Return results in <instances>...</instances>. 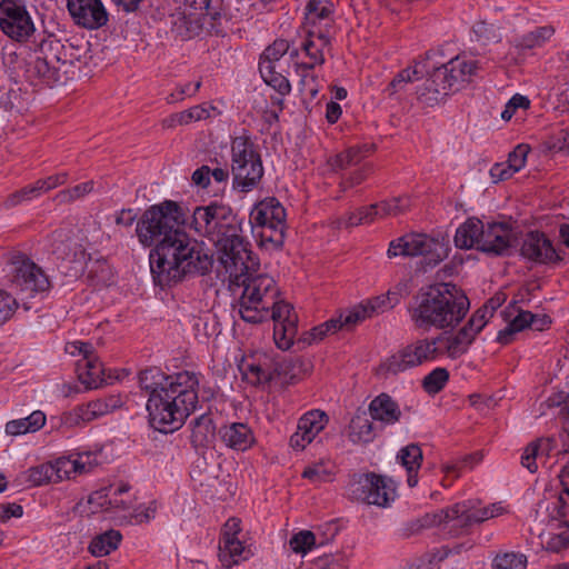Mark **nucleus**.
I'll return each instance as SVG.
<instances>
[{
  "label": "nucleus",
  "mask_w": 569,
  "mask_h": 569,
  "mask_svg": "<svg viewBox=\"0 0 569 569\" xmlns=\"http://www.w3.org/2000/svg\"><path fill=\"white\" fill-rule=\"evenodd\" d=\"M46 423V415L40 411H33L30 416L17 420H11L6 425V432L11 436H20L27 432H36Z\"/></svg>",
  "instance_id": "obj_35"
},
{
  "label": "nucleus",
  "mask_w": 569,
  "mask_h": 569,
  "mask_svg": "<svg viewBox=\"0 0 569 569\" xmlns=\"http://www.w3.org/2000/svg\"><path fill=\"white\" fill-rule=\"evenodd\" d=\"M472 32L475 33L476 40L482 44L497 42L500 39L498 28L495 24L487 23L485 21L476 22L472 27Z\"/></svg>",
  "instance_id": "obj_55"
},
{
  "label": "nucleus",
  "mask_w": 569,
  "mask_h": 569,
  "mask_svg": "<svg viewBox=\"0 0 569 569\" xmlns=\"http://www.w3.org/2000/svg\"><path fill=\"white\" fill-rule=\"evenodd\" d=\"M333 475L335 473L332 467H329L325 462L320 461L307 466L301 476L315 485H320L322 482L332 481Z\"/></svg>",
  "instance_id": "obj_48"
},
{
  "label": "nucleus",
  "mask_w": 569,
  "mask_h": 569,
  "mask_svg": "<svg viewBox=\"0 0 569 569\" xmlns=\"http://www.w3.org/2000/svg\"><path fill=\"white\" fill-rule=\"evenodd\" d=\"M0 29L19 42L28 40L34 32L33 21L22 0L0 1Z\"/></svg>",
  "instance_id": "obj_14"
},
{
  "label": "nucleus",
  "mask_w": 569,
  "mask_h": 569,
  "mask_svg": "<svg viewBox=\"0 0 569 569\" xmlns=\"http://www.w3.org/2000/svg\"><path fill=\"white\" fill-rule=\"evenodd\" d=\"M520 252L526 259L543 264L556 263L561 259L552 242L539 231H530L526 234Z\"/></svg>",
  "instance_id": "obj_20"
},
{
  "label": "nucleus",
  "mask_w": 569,
  "mask_h": 569,
  "mask_svg": "<svg viewBox=\"0 0 569 569\" xmlns=\"http://www.w3.org/2000/svg\"><path fill=\"white\" fill-rule=\"evenodd\" d=\"M407 282H400L395 290H389L387 296L376 297L372 300H368L365 305L368 307L371 316L375 313L383 312L386 310L392 309L396 305H398L402 292L407 293Z\"/></svg>",
  "instance_id": "obj_38"
},
{
  "label": "nucleus",
  "mask_w": 569,
  "mask_h": 569,
  "mask_svg": "<svg viewBox=\"0 0 569 569\" xmlns=\"http://www.w3.org/2000/svg\"><path fill=\"white\" fill-rule=\"evenodd\" d=\"M373 144L363 143L353 146L328 159V166L335 172L347 170L358 166L365 158L371 154Z\"/></svg>",
  "instance_id": "obj_27"
},
{
  "label": "nucleus",
  "mask_w": 569,
  "mask_h": 569,
  "mask_svg": "<svg viewBox=\"0 0 569 569\" xmlns=\"http://www.w3.org/2000/svg\"><path fill=\"white\" fill-rule=\"evenodd\" d=\"M555 34L552 26L537 27L535 30L525 33L516 39V47L519 49H535L542 47Z\"/></svg>",
  "instance_id": "obj_40"
},
{
  "label": "nucleus",
  "mask_w": 569,
  "mask_h": 569,
  "mask_svg": "<svg viewBox=\"0 0 569 569\" xmlns=\"http://www.w3.org/2000/svg\"><path fill=\"white\" fill-rule=\"evenodd\" d=\"M379 207L380 218L397 217L407 212L411 206L408 196L396 197L377 203Z\"/></svg>",
  "instance_id": "obj_45"
},
{
  "label": "nucleus",
  "mask_w": 569,
  "mask_h": 569,
  "mask_svg": "<svg viewBox=\"0 0 569 569\" xmlns=\"http://www.w3.org/2000/svg\"><path fill=\"white\" fill-rule=\"evenodd\" d=\"M530 148L528 144H518L512 152L509 153L507 168H511L513 172H518L526 164L527 156Z\"/></svg>",
  "instance_id": "obj_59"
},
{
  "label": "nucleus",
  "mask_w": 569,
  "mask_h": 569,
  "mask_svg": "<svg viewBox=\"0 0 569 569\" xmlns=\"http://www.w3.org/2000/svg\"><path fill=\"white\" fill-rule=\"evenodd\" d=\"M122 406L120 396L111 395L84 403V410L89 422L103 417Z\"/></svg>",
  "instance_id": "obj_37"
},
{
  "label": "nucleus",
  "mask_w": 569,
  "mask_h": 569,
  "mask_svg": "<svg viewBox=\"0 0 569 569\" xmlns=\"http://www.w3.org/2000/svg\"><path fill=\"white\" fill-rule=\"evenodd\" d=\"M470 301L453 283L440 282L418 291L408 309L409 318L417 330L455 329L466 317Z\"/></svg>",
  "instance_id": "obj_6"
},
{
  "label": "nucleus",
  "mask_w": 569,
  "mask_h": 569,
  "mask_svg": "<svg viewBox=\"0 0 569 569\" xmlns=\"http://www.w3.org/2000/svg\"><path fill=\"white\" fill-rule=\"evenodd\" d=\"M316 545V536L312 531L303 530L293 535L289 540L290 549L296 553H307Z\"/></svg>",
  "instance_id": "obj_54"
},
{
  "label": "nucleus",
  "mask_w": 569,
  "mask_h": 569,
  "mask_svg": "<svg viewBox=\"0 0 569 569\" xmlns=\"http://www.w3.org/2000/svg\"><path fill=\"white\" fill-rule=\"evenodd\" d=\"M213 259L203 242L190 237L180 227L150 252V268L154 282L161 287L181 281L188 274H206Z\"/></svg>",
  "instance_id": "obj_5"
},
{
  "label": "nucleus",
  "mask_w": 569,
  "mask_h": 569,
  "mask_svg": "<svg viewBox=\"0 0 569 569\" xmlns=\"http://www.w3.org/2000/svg\"><path fill=\"white\" fill-rule=\"evenodd\" d=\"M495 569H526L527 557L522 553L506 552L497 555L493 559Z\"/></svg>",
  "instance_id": "obj_52"
},
{
  "label": "nucleus",
  "mask_w": 569,
  "mask_h": 569,
  "mask_svg": "<svg viewBox=\"0 0 569 569\" xmlns=\"http://www.w3.org/2000/svg\"><path fill=\"white\" fill-rule=\"evenodd\" d=\"M11 282L20 291L33 295L50 288V281L40 267L22 254L11 259Z\"/></svg>",
  "instance_id": "obj_15"
},
{
  "label": "nucleus",
  "mask_w": 569,
  "mask_h": 569,
  "mask_svg": "<svg viewBox=\"0 0 569 569\" xmlns=\"http://www.w3.org/2000/svg\"><path fill=\"white\" fill-rule=\"evenodd\" d=\"M77 373L88 389L99 388L106 380L103 366L94 353L77 361Z\"/></svg>",
  "instance_id": "obj_26"
},
{
  "label": "nucleus",
  "mask_w": 569,
  "mask_h": 569,
  "mask_svg": "<svg viewBox=\"0 0 569 569\" xmlns=\"http://www.w3.org/2000/svg\"><path fill=\"white\" fill-rule=\"evenodd\" d=\"M288 49V41L283 39L276 40L264 49L260 62H269L272 66H277V62L287 53Z\"/></svg>",
  "instance_id": "obj_56"
},
{
  "label": "nucleus",
  "mask_w": 569,
  "mask_h": 569,
  "mask_svg": "<svg viewBox=\"0 0 569 569\" xmlns=\"http://www.w3.org/2000/svg\"><path fill=\"white\" fill-rule=\"evenodd\" d=\"M503 508L493 503L488 507L480 506L476 500H467L452 505V515H456V528L458 536L463 535L475 525L502 513Z\"/></svg>",
  "instance_id": "obj_17"
},
{
  "label": "nucleus",
  "mask_w": 569,
  "mask_h": 569,
  "mask_svg": "<svg viewBox=\"0 0 569 569\" xmlns=\"http://www.w3.org/2000/svg\"><path fill=\"white\" fill-rule=\"evenodd\" d=\"M64 46L54 38L40 42L29 72L37 76L43 83L53 86L61 80L60 70L67 64Z\"/></svg>",
  "instance_id": "obj_13"
},
{
  "label": "nucleus",
  "mask_w": 569,
  "mask_h": 569,
  "mask_svg": "<svg viewBox=\"0 0 569 569\" xmlns=\"http://www.w3.org/2000/svg\"><path fill=\"white\" fill-rule=\"evenodd\" d=\"M257 266L253 258V266L244 272L238 277L229 274L232 282L243 287L237 303L238 313L243 321L253 325L272 319L276 346L289 350L298 333V315L290 303L278 300L279 289L272 277L252 276Z\"/></svg>",
  "instance_id": "obj_2"
},
{
  "label": "nucleus",
  "mask_w": 569,
  "mask_h": 569,
  "mask_svg": "<svg viewBox=\"0 0 569 569\" xmlns=\"http://www.w3.org/2000/svg\"><path fill=\"white\" fill-rule=\"evenodd\" d=\"M371 317L368 307L365 303L359 305L353 310L349 311L346 316H342L343 327H352L356 323Z\"/></svg>",
  "instance_id": "obj_63"
},
{
  "label": "nucleus",
  "mask_w": 569,
  "mask_h": 569,
  "mask_svg": "<svg viewBox=\"0 0 569 569\" xmlns=\"http://www.w3.org/2000/svg\"><path fill=\"white\" fill-rule=\"evenodd\" d=\"M449 380V371L438 367L431 370L422 380V388L429 395L440 392Z\"/></svg>",
  "instance_id": "obj_47"
},
{
  "label": "nucleus",
  "mask_w": 569,
  "mask_h": 569,
  "mask_svg": "<svg viewBox=\"0 0 569 569\" xmlns=\"http://www.w3.org/2000/svg\"><path fill=\"white\" fill-rule=\"evenodd\" d=\"M17 307V300L11 295L0 289V325H3L12 317Z\"/></svg>",
  "instance_id": "obj_62"
},
{
  "label": "nucleus",
  "mask_w": 569,
  "mask_h": 569,
  "mask_svg": "<svg viewBox=\"0 0 569 569\" xmlns=\"http://www.w3.org/2000/svg\"><path fill=\"white\" fill-rule=\"evenodd\" d=\"M51 253L58 260L76 261L78 257H83V251L77 250V244L62 232H54L51 241Z\"/></svg>",
  "instance_id": "obj_36"
},
{
  "label": "nucleus",
  "mask_w": 569,
  "mask_h": 569,
  "mask_svg": "<svg viewBox=\"0 0 569 569\" xmlns=\"http://www.w3.org/2000/svg\"><path fill=\"white\" fill-rule=\"evenodd\" d=\"M277 66H272L269 62H259V71L264 82L272 87L281 96H286L290 92L289 80L276 70Z\"/></svg>",
  "instance_id": "obj_42"
},
{
  "label": "nucleus",
  "mask_w": 569,
  "mask_h": 569,
  "mask_svg": "<svg viewBox=\"0 0 569 569\" xmlns=\"http://www.w3.org/2000/svg\"><path fill=\"white\" fill-rule=\"evenodd\" d=\"M219 559L224 567L239 563L241 560L248 559L250 550L243 546V541L237 537L236 539H227L219 541Z\"/></svg>",
  "instance_id": "obj_32"
},
{
  "label": "nucleus",
  "mask_w": 569,
  "mask_h": 569,
  "mask_svg": "<svg viewBox=\"0 0 569 569\" xmlns=\"http://www.w3.org/2000/svg\"><path fill=\"white\" fill-rule=\"evenodd\" d=\"M261 228L260 239L262 244L270 243L272 248L280 249L284 242L286 226H259Z\"/></svg>",
  "instance_id": "obj_53"
},
{
  "label": "nucleus",
  "mask_w": 569,
  "mask_h": 569,
  "mask_svg": "<svg viewBox=\"0 0 569 569\" xmlns=\"http://www.w3.org/2000/svg\"><path fill=\"white\" fill-rule=\"evenodd\" d=\"M351 499L378 507H387L397 496V488L390 478L373 472L355 476L349 483Z\"/></svg>",
  "instance_id": "obj_12"
},
{
  "label": "nucleus",
  "mask_w": 569,
  "mask_h": 569,
  "mask_svg": "<svg viewBox=\"0 0 569 569\" xmlns=\"http://www.w3.org/2000/svg\"><path fill=\"white\" fill-rule=\"evenodd\" d=\"M333 7L331 3H323L321 0H309L306 6V33L317 37L322 46L330 44V29L333 24Z\"/></svg>",
  "instance_id": "obj_16"
},
{
  "label": "nucleus",
  "mask_w": 569,
  "mask_h": 569,
  "mask_svg": "<svg viewBox=\"0 0 569 569\" xmlns=\"http://www.w3.org/2000/svg\"><path fill=\"white\" fill-rule=\"evenodd\" d=\"M286 209L274 197H268L258 202L250 212L253 226H286Z\"/></svg>",
  "instance_id": "obj_22"
},
{
  "label": "nucleus",
  "mask_w": 569,
  "mask_h": 569,
  "mask_svg": "<svg viewBox=\"0 0 569 569\" xmlns=\"http://www.w3.org/2000/svg\"><path fill=\"white\" fill-rule=\"evenodd\" d=\"M130 490V486L127 483H121L119 486H110L109 488H103L100 491H96L91 498V500L104 498L103 502H100V506L104 509H120L127 510L131 507V500H126L120 498L123 493H127Z\"/></svg>",
  "instance_id": "obj_30"
},
{
  "label": "nucleus",
  "mask_w": 569,
  "mask_h": 569,
  "mask_svg": "<svg viewBox=\"0 0 569 569\" xmlns=\"http://www.w3.org/2000/svg\"><path fill=\"white\" fill-rule=\"evenodd\" d=\"M231 173L233 189L248 193L259 187L264 174L259 147L248 134L231 141Z\"/></svg>",
  "instance_id": "obj_8"
},
{
  "label": "nucleus",
  "mask_w": 569,
  "mask_h": 569,
  "mask_svg": "<svg viewBox=\"0 0 569 569\" xmlns=\"http://www.w3.org/2000/svg\"><path fill=\"white\" fill-rule=\"evenodd\" d=\"M67 9L74 23L88 30H97L109 21L101 0H67Z\"/></svg>",
  "instance_id": "obj_18"
},
{
  "label": "nucleus",
  "mask_w": 569,
  "mask_h": 569,
  "mask_svg": "<svg viewBox=\"0 0 569 569\" xmlns=\"http://www.w3.org/2000/svg\"><path fill=\"white\" fill-rule=\"evenodd\" d=\"M398 458L406 470H419L422 461V450L418 445L410 443L399 451Z\"/></svg>",
  "instance_id": "obj_51"
},
{
  "label": "nucleus",
  "mask_w": 569,
  "mask_h": 569,
  "mask_svg": "<svg viewBox=\"0 0 569 569\" xmlns=\"http://www.w3.org/2000/svg\"><path fill=\"white\" fill-rule=\"evenodd\" d=\"M438 526H442L450 536L458 537L456 515H452V506L423 515L411 523L410 530L412 532H418L422 529H429Z\"/></svg>",
  "instance_id": "obj_23"
},
{
  "label": "nucleus",
  "mask_w": 569,
  "mask_h": 569,
  "mask_svg": "<svg viewBox=\"0 0 569 569\" xmlns=\"http://www.w3.org/2000/svg\"><path fill=\"white\" fill-rule=\"evenodd\" d=\"M190 226L213 243L218 261L228 274L238 277L253 266L249 243L241 236V223L229 206L211 202L197 207Z\"/></svg>",
  "instance_id": "obj_3"
},
{
  "label": "nucleus",
  "mask_w": 569,
  "mask_h": 569,
  "mask_svg": "<svg viewBox=\"0 0 569 569\" xmlns=\"http://www.w3.org/2000/svg\"><path fill=\"white\" fill-rule=\"evenodd\" d=\"M481 232H483V221L476 217L468 218L456 230L453 238L455 246L459 249H477L481 251Z\"/></svg>",
  "instance_id": "obj_25"
},
{
  "label": "nucleus",
  "mask_w": 569,
  "mask_h": 569,
  "mask_svg": "<svg viewBox=\"0 0 569 569\" xmlns=\"http://www.w3.org/2000/svg\"><path fill=\"white\" fill-rule=\"evenodd\" d=\"M555 448V440L550 438H541L529 443L522 455L521 465L527 468L531 473L538 470L537 460L548 458Z\"/></svg>",
  "instance_id": "obj_29"
},
{
  "label": "nucleus",
  "mask_w": 569,
  "mask_h": 569,
  "mask_svg": "<svg viewBox=\"0 0 569 569\" xmlns=\"http://www.w3.org/2000/svg\"><path fill=\"white\" fill-rule=\"evenodd\" d=\"M349 439L355 443L369 442L373 439L372 422L365 415L351 419Z\"/></svg>",
  "instance_id": "obj_44"
},
{
  "label": "nucleus",
  "mask_w": 569,
  "mask_h": 569,
  "mask_svg": "<svg viewBox=\"0 0 569 569\" xmlns=\"http://www.w3.org/2000/svg\"><path fill=\"white\" fill-rule=\"evenodd\" d=\"M481 251L493 256H505L513 241L511 224L508 222H483L480 236Z\"/></svg>",
  "instance_id": "obj_19"
},
{
  "label": "nucleus",
  "mask_w": 569,
  "mask_h": 569,
  "mask_svg": "<svg viewBox=\"0 0 569 569\" xmlns=\"http://www.w3.org/2000/svg\"><path fill=\"white\" fill-rule=\"evenodd\" d=\"M64 478L63 469L59 466V459L54 463H43L30 468L28 471V480L33 486L58 482Z\"/></svg>",
  "instance_id": "obj_34"
},
{
  "label": "nucleus",
  "mask_w": 569,
  "mask_h": 569,
  "mask_svg": "<svg viewBox=\"0 0 569 569\" xmlns=\"http://www.w3.org/2000/svg\"><path fill=\"white\" fill-rule=\"evenodd\" d=\"M479 69L478 61L459 54L432 70L418 89V99L433 106L447 96L463 89L472 81Z\"/></svg>",
  "instance_id": "obj_7"
},
{
  "label": "nucleus",
  "mask_w": 569,
  "mask_h": 569,
  "mask_svg": "<svg viewBox=\"0 0 569 569\" xmlns=\"http://www.w3.org/2000/svg\"><path fill=\"white\" fill-rule=\"evenodd\" d=\"M181 222V208L177 202L166 200L144 210L137 221L136 234L140 244L154 248L178 229Z\"/></svg>",
  "instance_id": "obj_9"
},
{
  "label": "nucleus",
  "mask_w": 569,
  "mask_h": 569,
  "mask_svg": "<svg viewBox=\"0 0 569 569\" xmlns=\"http://www.w3.org/2000/svg\"><path fill=\"white\" fill-rule=\"evenodd\" d=\"M371 317L368 307L365 303L359 305L353 310L349 311L346 316H342L343 327H352L356 323Z\"/></svg>",
  "instance_id": "obj_64"
},
{
  "label": "nucleus",
  "mask_w": 569,
  "mask_h": 569,
  "mask_svg": "<svg viewBox=\"0 0 569 569\" xmlns=\"http://www.w3.org/2000/svg\"><path fill=\"white\" fill-rule=\"evenodd\" d=\"M122 541V535L119 530L109 529L102 533L94 536L89 546L88 551L97 558L110 555L117 550Z\"/></svg>",
  "instance_id": "obj_31"
},
{
  "label": "nucleus",
  "mask_w": 569,
  "mask_h": 569,
  "mask_svg": "<svg viewBox=\"0 0 569 569\" xmlns=\"http://www.w3.org/2000/svg\"><path fill=\"white\" fill-rule=\"evenodd\" d=\"M313 569H346V562L342 555H323L313 562Z\"/></svg>",
  "instance_id": "obj_61"
},
{
  "label": "nucleus",
  "mask_w": 569,
  "mask_h": 569,
  "mask_svg": "<svg viewBox=\"0 0 569 569\" xmlns=\"http://www.w3.org/2000/svg\"><path fill=\"white\" fill-rule=\"evenodd\" d=\"M93 188H94V181L89 180V181L79 183L72 188L59 191L56 194V200L59 201L60 203L72 202V201L81 199L84 196L92 192Z\"/></svg>",
  "instance_id": "obj_50"
},
{
  "label": "nucleus",
  "mask_w": 569,
  "mask_h": 569,
  "mask_svg": "<svg viewBox=\"0 0 569 569\" xmlns=\"http://www.w3.org/2000/svg\"><path fill=\"white\" fill-rule=\"evenodd\" d=\"M329 418L325 411L313 409L306 412L298 421V430L315 439L327 426Z\"/></svg>",
  "instance_id": "obj_39"
},
{
  "label": "nucleus",
  "mask_w": 569,
  "mask_h": 569,
  "mask_svg": "<svg viewBox=\"0 0 569 569\" xmlns=\"http://www.w3.org/2000/svg\"><path fill=\"white\" fill-rule=\"evenodd\" d=\"M42 193H44L43 188L40 183V180H37L34 183L23 187L22 189L11 193L7 198V206L8 207H16L23 201H29L32 199H36L40 197Z\"/></svg>",
  "instance_id": "obj_49"
},
{
  "label": "nucleus",
  "mask_w": 569,
  "mask_h": 569,
  "mask_svg": "<svg viewBox=\"0 0 569 569\" xmlns=\"http://www.w3.org/2000/svg\"><path fill=\"white\" fill-rule=\"evenodd\" d=\"M421 71L416 67H408L399 71L391 82L388 84L386 91L389 96H393L406 89L408 83H411L419 79Z\"/></svg>",
  "instance_id": "obj_46"
},
{
  "label": "nucleus",
  "mask_w": 569,
  "mask_h": 569,
  "mask_svg": "<svg viewBox=\"0 0 569 569\" xmlns=\"http://www.w3.org/2000/svg\"><path fill=\"white\" fill-rule=\"evenodd\" d=\"M313 68L315 63L297 64V72L301 78L299 81L300 91L311 100L317 97L320 87L318 77L311 72Z\"/></svg>",
  "instance_id": "obj_43"
},
{
  "label": "nucleus",
  "mask_w": 569,
  "mask_h": 569,
  "mask_svg": "<svg viewBox=\"0 0 569 569\" xmlns=\"http://www.w3.org/2000/svg\"><path fill=\"white\" fill-rule=\"evenodd\" d=\"M188 12L177 17L174 31L184 39L198 36L202 30L210 33L223 32V0H186Z\"/></svg>",
  "instance_id": "obj_10"
},
{
  "label": "nucleus",
  "mask_w": 569,
  "mask_h": 569,
  "mask_svg": "<svg viewBox=\"0 0 569 569\" xmlns=\"http://www.w3.org/2000/svg\"><path fill=\"white\" fill-rule=\"evenodd\" d=\"M239 369L243 379L252 386L269 383L280 375L278 366L266 356L258 360L244 359Z\"/></svg>",
  "instance_id": "obj_21"
},
{
  "label": "nucleus",
  "mask_w": 569,
  "mask_h": 569,
  "mask_svg": "<svg viewBox=\"0 0 569 569\" xmlns=\"http://www.w3.org/2000/svg\"><path fill=\"white\" fill-rule=\"evenodd\" d=\"M482 317L480 313L470 317L457 332L447 333L445 331L436 337L418 339L407 345L381 363V371L396 376L425 362L435 361L442 356H447L451 360L460 358L468 352L483 329Z\"/></svg>",
  "instance_id": "obj_4"
},
{
  "label": "nucleus",
  "mask_w": 569,
  "mask_h": 569,
  "mask_svg": "<svg viewBox=\"0 0 569 569\" xmlns=\"http://www.w3.org/2000/svg\"><path fill=\"white\" fill-rule=\"evenodd\" d=\"M389 258L422 256L428 266L435 267L448 256V248L425 233H407L392 240L387 251Z\"/></svg>",
  "instance_id": "obj_11"
},
{
  "label": "nucleus",
  "mask_w": 569,
  "mask_h": 569,
  "mask_svg": "<svg viewBox=\"0 0 569 569\" xmlns=\"http://www.w3.org/2000/svg\"><path fill=\"white\" fill-rule=\"evenodd\" d=\"M506 297L503 293H498L490 298L482 307L477 309L471 317H476L478 313L482 315L483 317L482 322L483 327L487 325L489 318L493 316V312L505 302Z\"/></svg>",
  "instance_id": "obj_60"
},
{
  "label": "nucleus",
  "mask_w": 569,
  "mask_h": 569,
  "mask_svg": "<svg viewBox=\"0 0 569 569\" xmlns=\"http://www.w3.org/2000/svg\"><path fill=\"white\" fill-rule=\"evenodd\" d=\"M369 411L373 420H378L387 425L396 423L399 421L401 416L399 406L387 393H381L376 397L370 402Z\"/></svg>",
  "instance_id": "obj_28"
},
{
  "label": "nucleus",
  "mask_w": 569,
  "mask_h": 569,
  "mask_svg": "<svg viewBox=\"0 0 569 569\" xmlns=\"http://www.w3.org/2000/svg\"><path fill=\"white\" fill-rule=\"evenodd\" d=\"M62 427L68 429L81 427L89 422L83 405L77 406L70 411L63 412L60 417Z\"/></svg>",
  "instance_id": "obj_57"
},
{
  "label": "nucleus",
  "mask_w": 569,
  "mask_h": 569,
  "mask_svg": "<svg viewBox=\"0 0 569 569\" xmlns=\"http://www.w3.org/2000/svg\"><path fill=\"white\" fill-rule=\"evenodd\" d=\"M59 466L63 469V476L71 478L76 475L89 472L92 468V455L90 452H83L77 455L76 458H60Z\"/></svg>",
  "instance_id": "obj_41"
},
{
  "label": "nucleus",
  "mask_w": 569,
  "mask_h": 569,
  "mask_svg": "<svg viewBox=\"0 0 569 569\" xmlns=\"http://www.w3.org/2000/svg\"><path fill=\"white\" fill-rule=\"evenodd\" d=\"M216 427L209 415H201L191 422V443L194 448L207 447L214 438Z\"/></svg>",
  "instance_id": "obj_33"
},
{
  "label": "nucleus",
  "mask_w": 569,
  "mask_h": 569,
  "mask_svg": "<svg viewBox=\"0 0 569 569\" xmlns=\"http://www.w3.org/2000/svg\"><path fill=\"white\" fill-rule=\"evenodd\" d=\"M139 386L148 396L146 407L151 427L163 433L173 432L184 423L199 397L207 401L214 396L211 388L200 390L199 375L191 371L168 376L159 368H149L140 372Z\"/></svg>",
  "instance_id": "obj_1"
},
{
  "label": "nucleus",
  "mask_w": 569,
  "mask_h": 569,
  "mask_svg": "<svg viewBox=\"0 0 569 569\" xmlns=\"http://www.w3.org/2000/svg\"><path fill=\"white\" fill-rule=\"evenodd\" d=\"M316 37L307 36L306 41L302 44V49L306 52V54L312 60L311 63L317 64H323L325 63V56H323V48L326 46H322L321 41L318 40V43L315 41Z\"/></svg>",
  "instance_id": "obj_58"
},
{
  "label": "nucleus",
  "mask_w": 569,
  "mask_h": 569,
  "mask_svg": "<svg viewBox=\"0 0 569 569\" xmlns=\"http://www.w3.org/2000/svg\"><path fill=\"white\" fill-rule=\"evenodd\" d=\"M219 435L223 443L234 450L244 451L254 442L252 430L242 422H233L221 427Z\"/></svg>",
  "instance_id": "obj_24"
}]
</instances>
